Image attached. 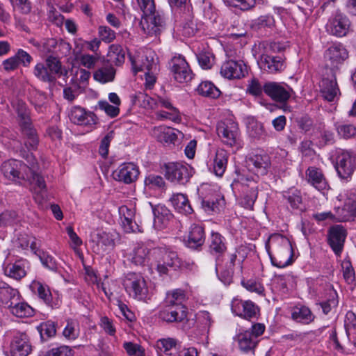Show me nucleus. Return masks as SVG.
I'll return each mask as SVG.
<instances>
[{
    "mask_svg": "<svg viewBox=\"0 0 356 356\" xmlns=\"http://www.w3.org/2000/svg\"><path fill=\"white\" fill-rule=\"evenodd\" d=\"M1 171L8 180L21 184L22 181L29 183L35 193H39L46 189L45 181L39 173L35 170V167L29 168L22 161L10 159L3 162Z\"/></svg>",
    "mask_w": 356,
    "mask_h": 356,
    "instance_id": "obj_1",
    "label": "nucleus"
},
{
    "mask_svg": "<svg viewBox=\"0 0 356 356\" xmlns=\"http://www.w3.org/2000/svg\"><path fill=\"white\" fill-rule=\"evenodd\" d=\"M270 245L273 248V253L268 252L273 266L284 268L292 264L293 250L288 238L280 234L271 236L266 248Z\"/></svg>",
    "mask_w": 356,
    "mask_h": 356,
    "instance_id": "obj_2",
    "label": "nucleus"
},
{
    "mask_svg": "<svg viewBox=\"0 0 356 356\" xmlns=\"http://www.w3.org/2000/svg\"><path fill=\"white\" fill-rule=\"evenodd\" d=\"M264 51L261 55V68L270 74L280 72L285 68L284 61L280 56L273 54L283 50V46L279 42H264L262 44Z\"/></svg>",
    "mask_w": 356,
    "mask_h": 356,
    "instance_id": "obj_3",
    "label": "nucleus"
},
{
    "mask_svg": "<svg viewBox=\"0 0 356 356\" xmlns=\"http://www.w3.org/2000/svg\"><path fill=\"white\" fill-rule=\"evenodd\" d=\"M17 113L18 123L22 133L26 136V145L31 149H35L39 143L35 130L33 129L30 118V113L24 102L18 101L15 105Z\"/></svg>",
    "mask_w": 356,
    "mask_h": 356,
    "instance_id": "obj_4",
    "label": "nucleus"
},
{
    "mask_svg": "<svg viewBox=\"0 0 356 356\" xmlns=\"http://www.w3.org/2000/svg\"><path fill=\"white\" fill-rule=\"evenodd\" d=\"M152 257L157 262L156 269L159 274H168L170 268L176 270L181 266V261L177 253L163 248L152 249Z\"/></svg>",
    "mask_w": 356,
    "mask_h": 356,
    "instance_id": "obj_5",
    "label": "nucleus"
},
{
    "mask_svg": "<svg viewBox=\"0 0 356 356\" xmlns=\"http://www.w3.org/2000/svg\"><path fill=\"white\" fill-rule=\"evenodd\" d=\"M123 285L126 291L135 299L146 301L148 289L145 279L134 273H128L124 279Z\"/></svg>",
    "mask_w": 356,
    "mask_h": 356,
    "instance_id": "obj_6",
    "label": "nucleus"
},
{
    "mask_svg": "<svg viewBox=\"0 0 356 356\" xmlns=\"http://www.w3.org/2000/svg\"><path fill=\"white\" fill-rule=\"evenodd\" d=\"M165 177L171 182L186 184L194 174L193 168L180 163H169L165 165Z\"/></svg>",
    "mask_w": 356,
    "mask_h": 356,
    "instance_id": "obj_7",
    "label": "nucleus"
},
{
    "mask_svg": "<svg viewBox=\"0 0 356 356\" xmlns=\"http://www.w3.org/2000/svg\"><path fill=\"white\" fill-rule=\"evenodd\" d=\"M140 26L144 33L148 35H158L165 27V19L163 13L154 11L143 14Z\"/></svg>",
    "mask_w": 356,
    "mask_h": 356,
    "instance_id": "obj_8",
    "label": "nucleus"
},
{
    "mask_svg": "<svg viewBox=\"0 0 356 356\" xmlns=\"http://www.w3.org/2000/svg\"><path fill=\"white\" fill-rule=\"evenodd\" d=\"M217 134L221 141L230 147L238 145L240 140V131L238 124L228 120L217 124Z\"/></svg>",
    "mask_w": 356,
    "mask_h": 356,
    "instance_id": "obj_9",
    "label": "nucleus"
},
{
    "mask_svg": "<svg viewBox=\"0 0 356 356\" xmlns=\"http://www.w3.org/2000/svg\"><path fill=\"white\" fill-rule=\"evenodd\" d=\"M169 68L173 78L179 83H186L192 80L193 74L188 63L181 55L174 56L169 62Z\"/></svg>",
    "mask_w": 356,
    "mask_h": 356,
    "instance_id": "obj_10",
    "label": "nucleus"
},
{
    "mask_svg": "<svg viewBox=\"0 0 356 356\" xmlns=\"http://www.w3.org/2000/svg\"><path fill=\"white\" fill-rule=\"evenodd\" d=\"M263 88L266 95L280 103L286 102L293 92V89L284 82L268 81Z\"/></svg>",
    "mask_w": 356,
    "mask_h": 356,
    "instance_id": "obj_11",
    "label": "nucleus"
},
{
    "mask_svg": "<svg viewBox=\"0 0 356 356\" xmlns=\"http://www.w3.org/2000/svg\"><path fill=\"white\" fill-rule=\"evenodd\" d=\"M324 57L330 72L336 73L339 66L348 58V52L341 44H334L325 51Z\"/></svg>",
    "mask_w": 356,
    "mask_h": 356,
    "instance_id": "obj_12",
    "label": "nucleus"
},
{
    "mask_svg": "<svg viewBox=\"0 0 356 356\" xmlns=\"http://www.w3.org/2000/svg\"><path fill=\"white\" fill-rule=\"evenodd\" d=\"M350 22L348 17L340 11H337L329 19L326 24L327 31L337 37L345 36L350 29Z\"/></svg>",
    "mask_w": 356,
    "mask_h": 356,
    "instance_id": "obj_13",
    "label": "nucleus"
},
{
    "mask_svg": "<svg viewBox=\"0 0 356 356\" xmlns=\"http://www.w3.org/2000/svg\"><path fill=\"white\" fill-rule=\"evenodd\" d=\"M32 350L28 335L24 332H17L10 343L11 356H27Z\"/></svg>",
    "mask_w": 356,
    "mask_h": 356,
    "instance_id": "obj_14",
    "label": "nucleus"
},
{
    "mask_svg": "<svg viewBox=\"0 0 356 356\" xmlns=\"http://www.w3.org/2000/svg\"><path fill=\"white\" fill-rule=\"evenodd\" d=\"M320 91L323 97L328 102H332L340 94L337 83L335 72H327L323 75L320 82Z\"/></svg>",
    "mask_w": 356,
    "mask_h": 356,
    "instance_id": "obj_15",
    "label": "nucleus"
},
{
    "mask_svg": "<svg viewBox=\"0 0 356 356\" xmlns=\"http://www.w3.org/2000/svg\"><path fill=\"white\" fill-rule=\"evenodd\" d=\"M355 165V157L349 152L345 151L338 155L335 167L341 179L349 178L353 175Z\"/></svg>",
    "mask_w": 356,
    "mask_h": 356,
    "instance_id": "obj_16",
    "label": "nucleus"
},
{
    "mask_svg": "<svg viewBox=\"0 0 356 356\" xmlns=\"http://www.w3.org/2000/svg\"><path fill=\"white\" fill-rule=\"evenodd\" d=\"M138 175V168L134 163H122L113 172L114 179L124 184L134 182Z\"/></svg>",
    "mask_w": 356,
    "mask_h": 356,
    "instance_id": "obj_17",
    "label": "nucleus"
},
{
    "mask_svg": "<svg viewBox=\"0 0 356 356\" xmlns=\"http://www.w3.org/2000/svg\"><path fill=\"white\" fill-rule=\"evenodd\" d=\"M156 55L153 51H147L141 56V64H138L140 61L134 60L130 56V60L131 62L133 70L134 73H137L138 71H152L153 73H157L159 70L158 65V58L155 57Z\"/></svg>",
    "mask_w": 356,
    "mask_h": 356,
    "instance_id": "obj_18",
    "label": "nucleus"
},
{
    "mask_svg": "<svg viewBox=\"0 0 356 356\" xmlns=\"http://www.w3.org/2000/svg\"><path fill=\"white\" fill-rule=\"evenodd\" d=\"M232 311L238 316L250 319L256 317L259 308L250 300L243 301L234 298L232 302Z\"/></svg>",
    "mask_w": 356,
    "mask_h": 356,
    "instance_id": "obj_19",
    "label": "nucleus"
},
{
    "mask_svg": "<svg viewBox=\"0 0 356 356\" xmlns=\"http://www.w3.org/2000/svg\"><path fill=\"white\" fill-rule=\"evenodd\" d=\"M246 162L251 170L260 175H266L270 166V157L266 154H252L247 158Z\"/></svg>",
    "mask_w": 356,
    "mask_h": 356,
    "instance_id": "obj_20",
    "label": "nucleus"
},
{
    "mask_svg": "<svg viewBox=\"0 0 356 356\" xmlns=\"http://www.w3.org/2000/svg\"><path fill=\"white\" fill-rule=\"evenodd\" d=\"M70 120L76 124L91 127L96 124V115L90 111H86L80 106H74L70 114Z\"/></svg>",
    "mask_w": 356,
    "mask_h": 356,
    "instance_id": "obj_21",
    "label": "nucleus"
},
{
    "mask_svg": "<svg viewBox=\"0 0 356 356\" xmlns=\"http://www.w3.org/2000/svg\"><path fill=\"white\" fill-rule=\"evenodd\" d=\"M346 236V232L341 225L332 227L329 230L328 242L337 255H339L342 251Z\"/></svg>",
    "mask_w": 356,
    "mask_h": 356,
    "instance_id": "obj_22",
    "label": "nucleus"
},
{
    "mask_svg": "<svg viewBox=\"0 0 356 356\" xmlns=\"http://www.w3.org/2000/svg\"><path fill=\"white\" fill-rule=\"evenodd\" d=\"M186 316L187 312L184 306L172 307L165 305L159 312V318L168 323L181 322Z\"/></svg>",
    "mask_w": 356,
    "mask_h": 356,
    "instance_id": "obj_23",
    "label": "nucleus"
},
{
    "mask_svg": "<svg viewBox=\"0 0 356 356\" xmlns=\"http://www.w3.org/2000/svg\"><path fill=\"white\" fill-rule=\"evenodd\" d=\"M306 180L319 191L329 188L328 183L322 172V170L314 166L309 167L305 172Z\"/></svg>",
    "mask_w": 356,
    "mask_h": 356,
    "instance_id": "obj_24",
    "label": "nucleus"
},
{
    "mask_svg": "<svg viewBox=\"0 0 356 356\" xmlns=\"http://www.w3.org/2000/svg\"><path fill=\"white\" fill-rule=\"evenodd\" d=\"M237 258L236 252L232 253L229 255L228 261L225 266L219 263L218 259L216 261V271L218 275L220 280L225 284H229L232 282V276L234 274V267L235 261Z\"/></svg>",
    "mask_w": 356,
    "mask_h": 356,
    "instance_id": "obj_25",
    "label": "nucleus"
},
{
    "mask_svg": "<svg viewBox=\"0 0 356 356\" xmlns=\"http://www.w3.org/2000/svg\"><path fill=\"white\" fill-rule=\"evenodd\" d=\"M154 227L158 230H161L168 226L173 218V214L164 205H156L153 208Z\"/></svg>",
    "mask_w": 356,
    "mask_h": 356,
    "instance_id": "obj_26",
    "label": "nucleus"
},
{
    "mask_svg": "<svg viewBox=\"0 0 356 356\" xmlns=\"http://www.w3.org/2000/svg\"><path fill=\"white\" fill-rule=\"evenodd\" d=\"M245 70V65L241 62L231 60L222 64L220 74L228 79H240L244 76Z\"/></svg>",
    "mask_w": 356,
    "mask_h": 356,
    "instance_id": "obj_27",
    "label": "nucleus"
},
{
    "mask_svg": "<svg viewBox=\"0 0 356 356\" xmlns=\"http://www.w3.org/2000/svg\"><path fill=\"white\" fill-rule=\"evenodd\" d=\"M119 214L122 226L126 232H135L139 229L138 226L134 220L135 216V209L134 208L122 205L119 208Z\"/></svg>",
    "mask_w": 356,
    "mask_h": 356,
    "instance_id": "obj_28",
    "label": "nucleus"
},
{
    "mask_svg": "<svg viewBox=\"0 0 356 356\" xmlns=\"http://www.w3.org/2000/svg\"><path fill=\"white\" fill-rule=\"evenodd\" d=\"M243 195L241 204L246 209H252L258 196V186L254 181H248L247 184H243Z\"/></svg>",
    "mask_w": 356,
    "mask_h": 356,
    "instance_id": "obj_29",
    "label": "nucleus"
},
{
    "mask_svg": "<svg viewBox=\"0 0 356 356\" xmlns=\"http://www.w3.org/2000/svg\"><path fill=\"white\" fill-rule=\"evenodd\" d=\"M28 264L25 259H19L14 263L8 264L3 267L4 274L14 280H19L26 275Z\"/></svg>",
    "mask_w": 356,
    "mask_h": 356,
    "instance_id": "obj_30",
    "label": "nucleus"
},
{
    "mask_svg": "<svg viewBox=\"0 0 356 356\" xmlns=\"http://www.w3.org/2000/svg\"><path fill=\"white\" fill-rule=\"evenodd\" d=\"M19 291L4 282H0V306L11 307L14 302L19 300Z\"/></svg>",
    "mask_w": 356,
    "mask_h": 356,
    "instance_id": "obj_31",
    "label": "nucleus"
},
{
    "mask_svg": "<svg viewBox=\"0 0 356 356\" xmlns=\"http://www.w3.org/2000/svg\"><path fill=\"white\" fill-rule=\"evenodd\" d=\"M204 228L199 225L194 224L191 225L186 240V245L190 248L197 249L204 244Z\"/></svg>",
    "mask_w": 356,
    "mask_h": 356,
    "instance_id": "obj_32",
    "label": "nucleus"
},
{
    "mask_svg": "<svg viewBox=\"0 0 356 356\" xmlns=\"http://www.w3.org/2000/svg\"><path fill=\"white\" fill-rule=\"evenodd\" d=\"M236 339L240 350L244 353L254 350L258 343V339H255V337L253 336L250 330L239 333L236 336Z\"/></svg>",
    "mask_w": 356,
    "mask_h": 356,
    "instance_id": "obj_33",
    "label": "nucleus"
},
{
    "mask_svg": "<svg viewBox=\"0 0 356 356\" xmlns=\"http://www.w3.org/2000/svg\"><path fill=\"white\" fill-rule=\"evenodd\" d=\"M291 318L298 323L307 325L314 321L315 316L309 307L306 306H297L292 309Z\"/></svg>",
    "mask_w": 356,
    "mask_h": 356,
    "instance_id": "obj_34",
    "label": "nucleus"
},
{
    "mask_svg": "<svg viewBox=\"0 0 356 356\" xmlns=\"http://www.w3.org/2000/svg\"><path fill=\"white\" fill-rule=\"evenodd\" d=\"M170 201L174 208L180 213L188 215L193 211L187 196L184 194H174Z\"/></svg>",
    "mask_w": 356,
    "mask_h": 356,
    "instance_id": "obj_35",
    "label": "nucleus"
},
{
    "mask_svg": "<svg viewBox=\"0 0 356 356\" xmlns=\"http://www.w3.org/2000/svg\"><path fill=\"white\" fill-rule=\"evenodd\" d=\"M228 154L224 149L217 150L213 161V172L218 177H222L227 165Z\"/></svg>",
    "mask_w": 356,
    "mask_h": 356,
    "instance_id": "obj_36",
    "label": "nucleus"
},
{
    "mask_svg": "<svg viewBox=\"0 0 356 356\" xmlns=\"http://www.w3.org/2000/svg\"><path fill=\"white\" fill-rule=\"evenodd\" d=\"M32 287L38 293V297L47 305L52 308L58 306V304L57 302L54 301L52 294L47 285L40 282H35L33 284Z\"/></svg>",
    "mask_w": 356,
    "mask_h": 356,
    "instance_id": "obj_37",
    "label": "nucleus"
},
{
    "mask_svg": "<svg viewBox=\"0 0 356 356\" xmlns=\"http://www.w3.org/2000/svg\"><path fill=\"white\" fill-rule=\"evenodd\" d=\"M152 250H149L143 244H138L131 254V261L136 265H144L149 259V256L152 257Z\"/></svg>",
    "mask_w": 356,
    "mask_h": 356,
    "instance_id": "obj_38",
    "label": "nucleus"
},
{
    "mask_svg": "<svg viewBox=\"0 0 356 356\" xmlns=\"http://www.w3.org/2000/svg\"><path fill=\"white\" fill-rule=\"evenodd\" d=\"M8 309L14 316L18 318L30 317L34 313V310L31 306L24 302H20V300L14 302Z\"/></svg>",
    "mask_w": 356,
    "mask_h": 356,
    "instance_id": "obj_39",
    "label": "nucleus"
},
{
    "mask_svg": "<svg viewBox=\"0 0 356 356\" xmlns=\"http://www.w3.org/2000/svg\"><path fill=\"white\" fill-rule=\"evenodd\" d=\"M227 250L225 238L218 233L213 232L210 238L209 251L213 254H222Z\"/></svg>",
    "mask_w": 356,
    "mask_h": 356,
    "instance_id": "obj_40",
    "label": "nucleus"
},
{
    "mask_svg": "<svg viewBox=\"0 0 356 356\" xmlns=\"http://www.w3.org/2000/svg\"><path fill=\"white\" fill-rule=\"evenodd\" d=\"M154 131L158 140L162 143H173L177 138L174 129L170 127H159L155 128Z\"/></svg>",
    "mask_w": 356,
    "mask_h": 356,
    "instance_id": "obj_41",
    "label": "nucleus"
},
{
    "mask_svg": "<svg viewBox=\"0 0 356 356\" xmlns=\"http://www.w3.org/2000/svg\"><path fill=\"white\" fill-rule=\"evenodd\" d=\"M199 95L210 98H217L220 95V90L211 81L200 83L197 88Z\"/></svg>",
    "mask_w": 356,
    "mask_h": 356,
    "instance_id": "obj_42",
    "label": "nucleus"
},
{
    "mask_svg": "<svg viewBox=\"0 0 356 356\" xmlns=\"http://www.w3.org/2000/svg\"><path fill=\"white\" fill-rule=\"evenodd\" d=\"M115 70L111 66H106L98 69L95 72L94 79L102 83L112 81L115 78Z\"/></svg>",
    "mask_w": 356,
    "mask_h": 356,
    "instance_id": "obj_43",
    "label": "nucleus"
},
{
    "mask_svg": "<svg viewBox=\"0 0 356 356\" xmlns=\"http://www.w3.org/2000/svg\"><path fill=\"white\" fill-rule=\"evenodd\" d=\"M186 294L181 289H175L167 293L165 300V305L172 307L184 306Z\"/></svg>",
    "mask_w": 356,
    "mask_h": 356,
    "instance_id": "obj_44",
    "label": "nucleus"
},
{
    "mask_svg": "<svg viewBox=\"0 0 356 356\" xmlns=\"http://www.w3.org/2000/svg\"><path fill=\"white\" fill-rule=\"evenodd\" d=\"M37 330L40 333L42 341H47L55 336L56 333V323L51 321L43 322L37 327Z\"/></svg>",
    "mask_w": 356,
    "mask_h": 356,
    "instance_id": "obj_45",
    "label": "nucleus"
},
{
    "mask_svg": "<svg viewBox=\"0 0 356 356\" xmlns=\"http://www.w3.org/2000/svg\"><path fill=\"white\" fill-rule=\"evenodd\" d=\"M33 74L38 79L44 82L51 83L56 79V77L50 73L47 66L42 63L35 65Z\"/></svg>",
    "mask_w": 356,
    "mask_h": 356,
    "instance_id": "obj_46",
    "label": "nucleus"
},
{
    "mask_svg": "<svg viewBox=\"0 0 356 356\" xmlns=\"http://www.w3.org/2000/svg\"><path fill=\"white\" fill-rule=\"evenodd\" d=\"M159 106L164 107L169 111H171V113H170V120L175 122H179L181 121V116L179 110L172 106V103L168 99H165L160 97H158L157 107Z\"/></svg>",
    "mask_w": 356,
    "mask_h": 356,
    "instance_id": "obj_47",
    "label": "nucleus"
},
{
    "mask_svg": "<svg viewBox=\"0 0 356 356\" xmlns=\"http://www.w3.org/2000/svg\"><path fill=\"white\" fill-rule=\"evenodd\" d=\"M225 3L231 7L247 11L254 7L256 0H223Z\"/></svg>",
    "mask_w": 356,
    "mask_h": 356,
    "instance_id": "obj_48",
    "label": "nucleus"
},
{
    "mask_svg": "<svg viewBox=\"0 0 356 356\" xmlns=\"http://www.w3.org/2000/svg\"><path fill=\"white\" fill-rule=\"evenodd\" d=\"M63 336L68 339H75L79 334V325L76 321L68 320L63 332Z\"/></svg>",
    "mask_w": 356,
    "mask_h": 356,
    "instance_id": "obj_49",
    "label": "nucleus"
},
{
    "mask_svg": "<svg viewBox=\"0 0 356 356\" xmlns=\"http://www.w3.org/2000/svg\"><path fill=\"white\" fill-rule=\"evenodd\" d=\"M46 65L47 66L50 73L55 76H60L63 74L62 65L60 60L54 56H49L46 59Z\"/></svg>",
    "mask_w": 356,
    "mask_h": 356,
    "instance_id": "obj_50",
    "label": "nucleus"
},
{
    "mask_svg": "<svg viewBox=\"0 0 356 356\" xmlns=\"http://www.w3.org/2000/svg\"><path fill=\"white\" fill-rule=\"evenodd\" d=\"M76 61L83 67L93 69L99 60L98 56L88 54H81L76 57Z\"/></svg>",
    "mask_w": 356,
    "mask_h": 356,
    "instance_id": "obj_51",
    "label": "nucleus"
},
{
    "mask_svg": "<svg viewBox=\"0 0 356 356\" xmlns=\"http://www.w3.org/2000/svg\"><path fill=\"white\" fill-rule=\"evenodd\" d=\"M145 184L150 189H161L165 186V181L161 176L149 175L145 178Z\"/></svg>",
    "mask_w": 356,
    "mask_h": 356,
    "instance_id": "obj_52",
    "label": "nucleus"
},
{
    "mask_svg": "<svg viewBox=\"0 0 356 356\" xmlns=\"http://www.w3.org/2000/svg\"><path fill=\"white\" fill-rule=\"evenodd\" d=\"M200 65L203 69H210L214 61L213 55L209 51H201L197 56Z\"/></svg>",
    "mask_w": 356,
    "mask_h": 356,
    "instance_id": "obj_53",
    "label": "nucleus"
},
{
    "mask_svg": "<svg viewBox=\"0 0 356 356\" xmlns=\"http://www.w3.org/2000/svg\"><path fill=\"white\" fill-rule=\"evenodd\" d=\"M343 278L348 284H352L355 280V271L350 261L345 260L341 264Z\"/></svg>",
    "mask_w": 356,
    "mask_h": 356,
    "instance_id": "obj_54",
    "label": "nucleus"
},
{
    "mask_svg": "<svg viewBox=\"0 0 356 356\" xmlns=\"http://www.w3.org/2000/svg\"><path fill=\"white\" fill-rule=\"evenodd\" d=\"M73 350L67 346H60L48 350L44 356H73Z\"/></svg>",
    "mask_w": 356,
    "mask_h": 356,
    "instance_id": "obj_55",
    "label": "nucleus"
},
{
    "mask_svg": "<svg viewBox=\"0 0 356 356\" xmlns=\"http://www.w3.org/2000/svg\"><path fill=\"white\" fill-rule=\"evenodd\" d=\"M177 344V341L173 338L161 339L156 341V348L158 353H168Z\"/></svg>",
    "mask_w": 356,
    "mask_h": 356,
    "instance_id": "obj_56",
    "label": "nucleus"
},
{
    "mask_svg": "<svg viewBox=\"0 0 356 356\" xmlns=\"http://www.w3.org/2000/svg\"><path fill=\"white\" fill-rule=\"evenodd\" d=\"M99 109L104 111L111 118H115L118 115L120 108L115 105H111L106 100H101L98 102Z\"/></svg>",
    "mask_w": 356,
    "mask_h": 356,
    "instance_id": "obj_57",
    "label": "nucleus"
},
{
    "mask_svg": "<svg viewBox=\"0 0 356 356\" xmlns=\"http://www.w3.org/2000/svg\"><path fill=\"white\" fill-rule=\"evenodd\" d=\"M115 65H120L124 63L125 58V53L120 46H113L112 51L108 55Z\"/></svg>",
    "mask_w": 356,
    "mask_h": 356,
    "instance_id": "obj_58",
    "label": "nucleus"
},
{
    "mask_svg": "<svg viewBox=\"0 0 356 356\" xmlns=\"http://www.w3.org/2000/svg\"><path fill=\"white\" fill-rule=\"evenodd\" d=\"M98 33L102 41L110 43L115 38V33L111 28L106 26H100Z\"/></svg>",
    "mask_w": 356,
    "mask_h": 356,
    "instance_id": "obj_59",
    "label": "nucleus"
},
{
    "mask_svg": "<svg viewBox=\"0 0 356 356\" xmlns=\"http://www.w3.org/2000/svg\"><path fill=\"white\" fill-rule=\"evenodd\" d=\"M220 200L218 198L215 199H203L202 201V207L203 209L210 213L211 212H218L220 211Z\"/></svg>",
    "mask_w": 356,
    "mask_h": 356,
    "instance_id": "obj_60",
    "label": "nucleus"
},
{
    "mask_svg": "<svg viewBox=\"0 0 356 356\" xmlns=\"http://www.w3.org/2000/svg\"><path fill=\"white\" fill-rule=\"evenodd\" d=\"M39 258L43 266L46 268L56 270L57 268V264L54 258L49 254L45 252H41L39 253Z\"/></svg>",
    "mask_w": 356,
    "mask_h": 356,
    "instance_id": "obj_61",
    "label": "nucleus"
},
{
    "mask_svg": "<svg viewBox=\"0 0 356 356\" xmlns=\"http://www.w3.org/2000/svg\"><path fill=\"white\" fill-rule=\"evenodd\" d=\"M197 30L196 22L191 19L183 24L181 32L184 36L190 38L195 35Z\"/></svg>",
    "mask_w": 356,
    "mask_h": 356,
    "instance_id": "obj_62",
    "label": "nucleus"
},
{
    "mask_svg": "<svg viewBox=\"0 0 356 356\" xmlns=\"http://www.w3.org/2000/svg\"><path fill=\"white\" fill-rule=\"evenodd\" d=\"M13 7L17 8L21 13L27 15L32 10L31 3L29 0H10Z\"/></svg>",
    "mask_w": 356,
    "mask_h": 356,
    "instance_id": "obj_63",
    "label": "nucleus"
},
{
    "mask_svg": "<svg viewBox=\"0 0 356 356\" xmlns=\"http://www.w3.org/2000/svg\"><path fill=\"white\" fill-rule=\"evenodd\" d=\"M337 129L339 134L343 138H350L356 134V127L352 124H340Z\"/></svg>",
    "mask_w": 356,
    "mask_h": 356,
    "instance_id": "obj_64",
    "label": "nucleus"
}]
</instances>
